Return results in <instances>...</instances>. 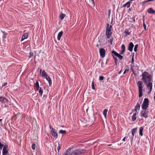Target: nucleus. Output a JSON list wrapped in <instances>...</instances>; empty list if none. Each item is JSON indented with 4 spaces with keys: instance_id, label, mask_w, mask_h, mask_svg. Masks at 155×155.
Here are the masks:
<instances>
[{
    "instance_id": "nucleus-55",
    "label": "nucleus",
    "mask_w": 155,
    "mask_h": 155,
    "mask_svg": "<svg viewBox=\"0 0 155 155\" xmlns=\"http://www.w3.org/2000/svg\"><path fill=\"white\" fill-rule=\"evenodd\" d=\"M132 20L133 22H134L135 21V18L134 17H133L132 18Z\"/></svg>"
},
{
    "instance_id": "nucleus-51",
    "label": "nucleus",
    "mask_w": 155,
    "mask_h": 155,
    "mask_svg": "<svg viewBox=\"0 0 155 155\" xmlns=\"http://www.w3.org/2000/svg\"><path fill=\"white\" fill-rule=\"evenodd\" d=\"M151 2L150 0H147V1H145L144 2H143V4H144L146 2Z\"/></svg>"
},
{
    "instance_id": "nucleus-32",
    "label": "nucleus",
    "mask_w": 155,
    "mask_h": 155,
    "mask_svg": "<svg viewBox=\"0 0 155 155\" xmlns=\"http://www.w3.org/2000/svg\"><path fill=\"white\" fill-rule=\"evenodd\" d=\"M2 33L3 34V35L2 36V37L3 38H6V36L7 35V34L5 33V32L2 31Z\"/></svg>"
},
{
    "instance_id": "nucleus-39",
    "label": "nucleus",
    "mask_w": 155,
    "mask_h": 155,
    "mask_svg": "<svg viewBox=\"0 0 155 155\" xmlns=\"http://www.w3.org/2000/svg\"><path fill=\"white\" fill-rule=\"evenodd\" d=\"M104 77L102 76H100L99 77V80L101 81H102L104 79Z\"/></svg>"
},
{
    "instance_id": "nucleus-58",
    "label": "nucleus",
    "mask_w": 155,
    "mask_h": 155,
    "mask_svg": "<svg viewBox=\"0 0 155 155\" xmlns=\"http://www.w3.org/2000/svg\"><path fill=\"white\" fill-rule=\"evenodd\" d=\"M111 27H112V25H111L108 28H108L109 29H111Z\"/></svg>"
},
{
    "instance_id": "nucleus-48",
    "label": "nucleus",
    "mask_w": 155,
    "mask_h": 155,
    "mask_svg": "<svg viewBox=\"0 0 155 155\" xmlns=\"http://www.w3.org/2000/svg\"><path fill=\"white\" fill-rule=\"evenodd\" d=\"M113 41V38H111L109 41V42L110 43L111 45H112V42Z\"/></svg>"
},
{
    "instance_id": "nucleus-54",
    "label": "nucleus",
    "mask_w": 155,
    "mask_h": 155,
    "mask_svg": "<svg viewBox=\"0 0 155 155\" xmlns=\"http://www.w3.org/2000/svg\"><path fill=\"white\" fill-rule=\"evenodd\" d=\"M134 53L133 52V53H132V54L131 55V56H132V58H133H133H134Z\"/></svg>"
},
{
    "instance_id": "nucleus-25",
    "label": "nucleus",
    "mask_w": 155,
    "mask_h": 155,
    "mask_svg": "<svg viewBox=\"0 0 155 155\" xmlns=\"http://www.w3.org/2000/svg\"><path fill=\"white\" fill-rule=\"evenodd\" d=\"M108 111V110L107 109H105L103 112V114L104 117L106 118L107 117V112Z\"/></svg>"
},
{
    "instance_id": "nucleus-8",
    "label": "nucleus",
    "mask_w": 155,
    "mask_h": 155,
    "mask_svg": "<svg viewBox=\"0 0 155 155\" xmlns=\"http://www.w3.org/2000/svg\"><path fill=\"white\" fill-rule=\"evenodd\" d=\"M146 84V85L147 86V88L149 90V91L148 92V94H150L151 92L152 89V82L147 83Z\"/></svg>"
},
{
    "instance_id": "nucleus-13",
    "label": "nucleus",
    "mask_w": 155,
    "mask_h": 155,
    "mask_svg": "<svg viewBox=\"0 0 155 155\" xmlns=\"http://www.w3.org/2000/svg\"><path fill=\"white\" fill-rule=\"evenodd\" d=\"M41 76L43 78H45L48 81V76L47 75L45 70H43Z\"/></svg>"
},
{
    "instance_id": "nucleus-6",
    "label": "nucleus",
    "mask_w": 155,
    "mask_h": 155,
    "mask_svg": "<svg viewBox=\"0 0 155 155\" xmlns=\"http://www.w3.org/2000/svg\"><path fill=\"white\" fill-rule=\"evenodd\" d=\"M49 127L50 129H52L51 131V134L52 136L54 138H57L58 137V134L57 132V130L53 128H52L49 125Z\"/></svg>"
},
{
    "instance_id": "nucleus-56",
    "label": "nucleus",
    "mask_w": 155,
    "mask_h": 155,
    "mask_svg": "<svg viewBox=\"0 0 155 155\" xmlns=\"http://www.w3.org/2000/svg\"><path fill=\"white\" fill-rule=\"evenodd\" d=\"M140 104H139L138 103H137L136 106H138V107H140Z\"/></svg>"
},
{
    "instance_id": "nucleus-29",
    "label": "nucleus",
    "mask_w": 155,
    "mask_h": 155,
    "mask_svg": "<svg viewBox=\"0 0 155 155\" xmlns=\"http://www.w3.org/2000/svg\"><path fill=\"white\" fill-rule=\"evenodd\" d=\"M35 86L38 88V89H39L40 88L39 83L38 81H37L35 83Z\"/></svg>"
},
{
    "instance_id": "nucleus-5",
    "label": "nucleus",
    "mask_w": 155,
    "mask_h": 155,
    "mask_svg": "<svg viewBox=\"0 0 155 155\" xmlns=\"http://www.w3.org/2000/svg\"><path fill=\"white\" fill-rule=\"evenodd\" d=\"M149 111L147 109L143 110L141 111L140 113V115L141 117H143L145 118L148 117Z\"/></svg>"
},
{
    "instance_id": "nucleus-19",
    "label": "nucleus",
    "mask_w": 155,
    "mask_h": 155,
    "mask_svg": "<svg viewBox=\"0 0 155 155\" xmlns=\"http://www.w3.org/2000/svg\"><path fill=\"white\" fill-rule=\"evenodd\" d=\"M148 12L150 14H155V11L153 10L152 8H150L147 10Z\"/></svg>"
},
{
    "instance_id": "nucleus-4",
    "label": "nucleus",
    "mask_w": 155,
    "mask_h": 155,
    "mask_svg": "<svg viewBox=\"0 0 155 155\" xmlns=\"http://www.w3.org/2000/svg\"><path fill=\"white\" fill-rule=\"evenodd\" d=\"M149 105V101L148 99L145 98L141 106L143 110H146L148 107Z\"/></svg>"
},
{
    "instance_id": "nucleus-38",
    "label": "nucleus",
    "mask_w": 155,
    "mask_h": 155,
    "mask_svg": "<svg viewBox=\"0 0 155 155\" xmlns=\"http://www.w3.org/2000/svg\"><path fill=\"white\" fill-rule=\"evenodd\" d=\"M35 143H33L32 144L31 147L33 150H34L35 149Z\"/></svg>"
},
{
    "instance_id": "nucleus-50",
    "label": "nucleus",
    "mask_w": 155,
    "mask_h": 155,
    "mask_svg": "<svg viewBox=\"0 0 155 155\" xmlns=\"http://www.w3.org/2000/svg\"><path fill=\"white\" fill-rule=\"evenodd\" d=\"M125 51H124V50H122L120 52V54H123L124 52Z\"/></svg>"
},
{
    "instance_id": "nucleus-24",
    "label": "nucleus",
    "mask_w": 155,
    "mask_h": 155,
    "mask_svg": "<svg viewBox=\"0 0 155 155\" xmlns=\"http://www.w3.org/2000/svg\"><path fill=\"white\" fill-rule=\"evenodd\" d=\"M27 119L28 120V121H30V120H32L33 122L34 120H35V122H36V120L34 119V118H32V117H27Z\"/></svg>"
},
{
    "instance_id": "nucleus-26",
    "label": "nucleus",
    "mask_w": 155,
    "mask_h": 155,
    "mask_svg": "<svg viewBox=\"0 0 155 155\" xmlns=\"http://www.w3.org/2000/svg\"><path fill=\"white\" fill-rule=\"evenodd\" d=\"M140 107L138 106H136L135 107L134 109V110H134L135 112H137V110H140Z\"/></svg>"
},
{
    "instance_id": "nucleus-64",
    "label": "nucleus",
    "mask_w": 155,
    "mask_h": 155,
    "mask_svg": "<svg viewBox=\"0 0 155 155\" xmlns=\"http://www.w3.org/2000/svg\"><path fill=\"white\" fill-rule=\"evenodd\" d=\"M96 46L97 47H99V44H97L96 45Z\"/></svg>"
},
{
    "instance_id": "nucleus-15",
    "label": "nucleus",
    "mask_w": 155,
    "mask_h": 155,
    "mask_svg": "<svg viewBox=\"0 0 155 155\" xmlns=\"http://www.w3.org/2000/svg\"><path fill=\"white\" fill-rule=\"evenodd\" d=\"M72 150V148H68L66 151L65 152L68 155H73V150Z\"/></svg>"
},
{
    "instance_id": "nucleus-18",
    "label": "nucleus",
    "mask_w": 155,
    "mask_h": 155,
    "mask_svg": "<svg viewBox=\"0 0 155 155\" xmlns=\"http://www.w3.org/2000/svg\"><path fill=\"white\" fill-rule=\"evenodd\" d=\"M130 2H131L129 1V2H127L125 4H124L123 5V7H125L127 6V8H129V7H130Z\"/></svg>"
},
{
    "instance_id": "nucleus-41",
    "label": "nucleus",
    "mask_w": 155,
    "mask_h": 155,
    "mask_svg": "<svg viewBox=\"0 0 155 155\" xmlns=\"http://www.w3.org/2000/svg\"><path fill=\"white\" fill-rule=\"evenodd\" d=\"M93 7H94L95 3L94 0H91Z\"/></svg>"
},
{
    "instance_id": "nucleus-14",
    "label": "nucleus",
    "mask_w": 155,
    "mask_h": 155,
    "mask_svg": "<svg viewBox=\"0 0 155 155\" xmlns=\"http://www.w3.org/2000/svg\"><path fill=\"white\" fill-rule=\"evenodd\" d=\"M134 45L132 42L130 43L129 45H128V50L130 52L133 51V48L134 47Z\"/></svg>"
},
{
    "instance_id": "nucleus-43",
    "label": "nucleus",
    "mask_w": 155,
    "mask_h": 155,
    "mask_svg": "<svg viewBox=\"0 0 155 155\" xmlns=\"http://www.w3.org/2000/svg\"><path fill=\"white\" fill-rule=\"evenodd\" d=\"M3 144L1 143V142H0V149L1 150H2V147L4 146Z\"/></svg>"
},
{
    "instance_id": "nucleus-35",
    "label": "nucleus",
    "mask_w": 155,
    "mask_h": 155,
    "mask_svg": "<svg viewBox=\"0 0 155 155\" xmlns=\"http://www.w3.org/2000/svg\"><path fill=\"white\" fill-rule=\"evenodd\" d=\"M121 49H122V50H124L125 51V46L124 45V44H123L122 45V46H121Z\"/></svg>"
},
{
    "instance_id": "nucleus-53",
    "label": "nucleus",
    "mask_w": 155,
    "mask_h": 155,
    "mask_svg": "<svg viewBox=\"0 0 155 155\" xmlns=\"http://www.w3.org/2000/svg\"><path fill=\"white\" fill-rule=\"evenodd\" d=\"M7 84V82L3 84L2 85V87H3L4 86L6 85Z\"/></svg>"
},
{
    "instance_id": "nucleus-49",
    "label": "nucleus",
    "mask_w": 155,
    "mask_h": 155,
    "mask_svg": "<svg viewBox=\"0 0 155 155\" xmlns=\"http://www.w3.org/2000/svg\"><path fill=\"white\" fill-rule=\"evenodd\" d=\"M125 51H124V50H122L120 52V54H123L124 52Z\"/></svg>"
},
{
    "instance_id": "nucleus-10",
    "label": "nucleus",
    "mask_w": 155,
    "mask_h": 155,
    "mask_svg": "<svg viewBox=\"0 0 155 155\" xmlns=\"http://www.w3.org/2000/svg\"><path fill=\"white\" fill-rule=\"evenodd\" d=\"M0 101L2 103L8 104L9 102V100L5 97H0Z\"/></svg>"
},
{
    "instance_id": "nucleus-37",
    "label": "nucleus",
    "mask_w": 155,
    "mask_h": 155,
    "mask_svg": "<svg viewBox=\"0 0 155 155\" xmlns=\"http://www.w3.org/2000/svg\"><path fill=\"white\" fill-rule=\"evenodd\" d=\"M58 146L57 147V150H58V152L59 153V151L61 149V147L60 146V145L59 144V142L58 143Z\"/></svg>"
},
{
    "instance_id": "nucleus-20",
    "label": "nucleus",
    "mask_w": 155,
    "mask_h": 155,
    "mask_svg": "<svg viewBox=\"0 0 155 155\" xmlns=\"http://www.w3.org/2000/svg\"><path fill=\"white\" fill-rule=\"evenodd\" d=\"M137 127H136L132 129V130H131L132 135H133V136H134L136 133L137 132Z\"/></svg>"
},
{
    "instance_id": "nucleus-9",
    "label": "nucleus",
    "mask_w": 155,
    "mask_h": 155,
    "mask_svg": "<svg viewBox=\"0 0 155 155\" xmlns=\"http://www.w3.org/2000/svg\"><path fill=\"white\" fill-rule=\"evenodd\" d=\"M105 50L103 48H100L99 50V53L100 55L102 58H104L105 56Z\"/></svg>"
},
{
    "instance_id": "nucleus-28",
    "label": "nucleus",
    "mask_w": 155,
    "mask_h": 155,
    "mask_svg": "<svg viewBox=\"0 0 155 155\" xmlns=\"http://www.w3.org/2000/svg\"><path fill=\"white\" fill-rule=\"evenodd\" d=\"M38 90H39V94H40L41 96L42 94L43 90H41V87H40V88Z\"/></svg>"
},
{
    "instance_id": "nucleus-12",
    "label": "nucleus",
    "mask_w": 155,
    "mask_h": 155,
    "mask_svg": "<svg viewBox=\"0 0 155 155\" xmlns=\"http://www.w3.org/2000/svg\"><path fill=\"white\" fill-rule=\"evenodd\" d=\"M112 33L111 32V29L106 28V35L108 38H110V36L111 35Z\"/></svg>"
},
{
    "instance_id": "nucleus-61",
    "label": "nucleus",
    "mask_w": 155,
    "mask_h": 155,
    "mask_svg": "<svg viewBox=\"0 0 155 155\" xmlns=\"http://www.w3.org/2000/svg\"><path fill=\"white\" fill-rule=\"evenodd\" d=\"M144 16H143V22H144Z\"/></svg>"
},
{
    "instance_id": "nucleus-23",
    "label": "nucleus",
    "mask_w": 155,
    "mask_h": 155,
    "mask_svg": "<svg viewBox=\"0 0 155 155\" xmlns=\"http://www.w3.org/2000/svg\"><path fill=\"white\" fill-rule=\"evenodd\" d=\"M65 16L66 15L65 14L61 13L59 15V18L61 20H63Z\"/></svg>"
},
{
    "instance_id": "nucleus-45",
    "label": "nucleus",
    "mask_w": 155,
    "mask_h": 155,
    "mask_svg": "<svg viewBox=\"0 0 155 155\" xmlns=\"http://www.w3.org/2000/svg\"><path fill=\"white\" fill-rule=\"evenodd\" d=\"M143 26L144 27V28L145 30H146V26L144 23V22H143Z\"/></svg>"
},
{
    "instance_id": "nucleus-3",
    "label": "nucleus",
    "mask_w": 155,
    "mask_h": 155,
    "mask_svg": "<svg viewBox=\"0 0 155 155\" xmlns=\"http://www.w3.org/2000/svg\"><path fill=\"white\" fill-rule=\"evenodd\" d=\"M86 150L84 149H78L73 150V155H79L84 153Z\"/></svg>"
},
{
    "instance_id": "nucleus-2",
    "label": "nucleus",
    "mask_w": 155,
    "mask_h": 155,
    "mask_svg": "<svg viewBox=\"0 0 155 155\" xmlns=\"http://www.w3.org/2000/svg\"><path fill=\"white\" fill-rule=\"evenodd\" d=\"M143 84L141 81H138L137 83V85L138 87V91L139 92V97H141L143 95Z\"/></svg>"
},
{
    "instance_id": "nucleus-42",
    "label": "nucleus",
    "mask_w": 155,
    "mask_h": 155,
    "mask_svg": "<svg viewBox=\"0 0 155 155\" xmlns=\"http://www.w3.org/2000/svg\"><path fill=\"white\" fill-rule=\"evenodd\" d=\"M130 70L132 71L134 74L136 76V74L135 73H134V71L133 70V66H131V68H130Z\"/></svg>"
},
{
    "instance_id": "nucleus-52",
    "label": "nucleus",
    "mask_w": 155,
    "mask_h": 155,
    "mask_svg": "<svg viewBox=\"0 0 155 155\" xmlns=\"http://www.w3.org/2000/svg\"><path fill=\"white\" fill-rule=\"evenodd\" d=\"M134 58H133H133H132L131 63L132 64H133L134 62Z\"/></svg>"
},
{
    "instance_id": "nucleus-36",
    "label": "nucleus",
    "mask_w": 155,
    "mask_h": 155,
    "mask_svg": "<svg viewBox=\"0 0 155 155\" xmlns=\"http://www.w3.org/2000/svg\"><path fill=\"white\" fill-rule=\"evenodd\" d=\"M112 56L113 57V58L114 59L115 61H117V59L116 56H115L114 55V54L112 55Z\"/></svg>"
},
{
    "instance_id": "nucleus-62",
    "label": "nucleus",
    "mask_w": 155,
    "mask_h": 155,
    "mask_svg": "<svg viewBox=\"0 0 155 155\" xmlns=\"http://www.w3.org/2000/svg\"><path fill=\"white\" fill-rule=\"evenodd\" d=\"M122 72V71L120 70L118 73V74H120Z\"/></svg>"
},
{
    "instance_id": "nucleus-34",
    "label": "nucleus",
    "mask_w": 155,
    "mask_h": 155,
    "mask_svg": "<svg viewBox=\"0 0 155 155\" xmlns=\"http://www.w3.org/2000/svg\"><path fill=\"white\" fill-rule=\"evenodd\" d=\"M138 47V45H135L134 49V51L136 52L137 51V48Z\"/></svg>"
},
{
    "instance_id": "nucleus-40",
    "label": "nucleus",
    "mask_w": 155,
    "mask_h": 155,
    "mask_svg": "<svg viewBox=\"0 0 155 155\" xmlns=\"http://www.w3.org/2000/svg\"><path fill=\"white\" fill-rule=\"evenodd\" d=\"M129 71V68H128L126 69L125 70V71H124L123 74H126V73L127 72H128Z\"/></svg>"
},
{
    "instance_id": "nucleus-57",
    "label": "nucleus",
    "mask_w": 155,
    "mask_h": 155,
    "mask_svg": "<svg viewBox=\"0 0 155 155\" xmlns=\"http://www.w3.org/2000/svg\"><path fill=\"white\" fill-rule=\"evenodd\" d=\"M126 137H125L122 140L124 141H125V139H126Z\"/></svg>"
},
{
    "instance_id": "nucleus-59",
    "label": "nucleus",
    "mask_w": 155,
    "mask_h": 155,
    "mask_svg": "<svg viewBox=\"0 0 155 155\" xmlns=\"http://www.w3.org/2000/svg\"><path fill=\"white\" fill-rule=\"evenodd\" d=\"M115 64L116 65H117V61H115Z\"/></svg>"
},
{
    "instance_id": "nucleus-11",
    "label": "nucleus",
    "mask_w": 155,
    "mask_h": 155,
    "mask_svg": "<svg viewBox=\"0 0 155 155\" xmlns=\"http://www.w3.org/2000/svg\"><path fill=\"white\" fill-rule=\"evenodd\" d=\"M112 54H113L115 56L117 57L120 60L122 59L123 56L121 55L120 54H118L116 51L113 50L112 51Z\"/></svg>"
},
{
    "instance_id": "nucleus-1",
    "label": "nucleus",
    "mask_w": 155,
    "mask_h": 155,
    "mask_svg": "<svg viewBox=\"0 0 155 155\" xmlns=\"http://www.w3.org/2000/svg\"><path fill=\"white\" fill-rule=\"evenodd\" d=\"M142 77L141 80H142L143 83L145 85L147 83L153 82L152 79V77L151 75L149 74V73L146 71H144L142 74Z\"/></svg>"
},
{
    "instance_id": "nucleus-16",
    "label": "nucleus",
    "mask_w": 155,
    "mask_h": 155,
    "mask_svg": "<svg viewBox=\"0 0 155 155\" xmlns=\"http://www.w3.org/2000/svg\"><path fill=\"white\" fill-rule=\"evenodd\" d=\"M28 37V33H24L21 38V41H22L25 39H26Z\"/></svg>"
},
{
    "instance_id": "nucleus-30",
    "label": "nucleus",
    "mask_w": 155,
    "mask_h": 155,
    "mask_svg": "<svg viewBox=\"0 0 155 155\" xmlns=\"http://www.w3.org/2000/svg\"><path fill=\"white\" fill-rule=\"evenodd\" d=\"M59 133L62 134H65L66 133L65 130H61L59 131Z\"/></svg>"
},
{
    "instance_id": "nucleus-7",
    "label": "nucleus",
    "mask_w": 155,
    "mask_h": 155,
    "mask_svg": "<svg viewBox=\"0 0 155 155\" xmlns=\"http://www.w3.org/2000/svg\"><path fill=\"white\" fill-rule=\"evenodd\" d=\"M8 153V147L7 145H5L3 147L2 150V155H6Z\"/></svg>"
},
{
    "instance_id": "nucleus-44",
    "label": "nucleus",
    "mask_w": 155,
    "mask_h": 155,
    "mask_svg": "<svg viewBox=\"0 0 155 155\" xmlns=\"http://www.w3.org/2000/svg\"><path fill=\"white\" fill-rule=\"evenodd\" d=\"M52 84V82L51 81V78L49 77V85L50 86H51V85Z\"/></svg>"
},
{
    "instance_id": "nucleus-46",
    "label": "nucleus",
    "mask_w": 155,
    "mask_h": 155,
    "mask_svg": "<svg viewBox=\"0 0 155 155\" xmlns=\"http://www.w3.org/2000/svg\"><path fill=\"white\" fill-rule=\"evenodd\" d=\"M142 102V100L140 99L137 102L139 104H141Z\"/></svg>"
},
{
    "instance_id": "nucleus-27",
    "label": "nucleus",
    "mask_w": 155,
    "mask_h": 155,
    "mask_svg": "<svg viewBox=\"0 0 155 155\" xmlns=\"http://www.w3.org/2000/svg\"><path fill=\"white\" fill-rule=\"evenodd\" d=\"M124 33L126 34V35H130V33L129 31L127 29H126L124 31Z\"/></svg>"
},
{
    "instance_id": "nucleus-63",
    "label": "nucleus",
    "mask_w": 155,
    "mask_h": 155,
    "mask_svg": "<svg viewBox=\"0 0 155 155\" xmlns=\"http://www.w3.org/2000/svg\"><path fill=\"white\" fill-rule=\"evenodd\" d=\"M107 28H108L109 27V24L108 23H107Z\"/></svg>"
},
{
    "instance_id": "nucleus-21",
    "label": "nucleus",
    "mask_w": 155,
    "mask_h": 155,
    "mask_svg": "<svg viewBox=\"0 0 155 155\" xmlns=\"http://www.w3.org/2000/svg\"><path fill=\"white\" fill-rule=\"evenodd\" d=\"M136 115H137V114H136V113L135 112V113H134L132 117V120L134 121H135L136 120V119H137V117H136Z\"/></svg>"
},
{
    "instance_id": "nucleus-33",
    "label": "nucleus",
    "mask_w": 155,
    "mask_h": 155,
    "mask_svg": "<svg viewBox=\"0 0 155 155\" xmlns=\"http://www.w3.org/2000/svg\"><path fill=\"white\" fill-rule=\"evenodd\" d=\"M91 88L93 90H95L94 81H93L91 84Z\"/></svg>"
},
{
    "instance_id": "nucleus-22",
    "label": "nucleus",
    "mask_w": 155,
    "mask_h": 155,
    "mask_svg": "<svg viewBox=\"0 0 155 155\" xmlns=\"http://www.w3.org/2000/svg\"><path fill=\"white\" fill-rule=\"evenodd\" d=\"M143 127H141L139 129V134L142 136H143Z\"/></svg>"
},
{
    "instance_id": "nucleus-17",
    "label": "nucleus",
    "mask_w": 155,
    "mask_h": 155,
    "mask_svg": "<svg viewBox=\"0 0 155 155\" xmlns=\"http://www.w3.org/2000/svg\"><path fill=\"white\" fill-rule=\"evenodd\" d=\"M63 34V32L62 31H61L58 33L57 36V39L58 41L60 40Z\"/></svg>"
},
{
    "instance_id": "nucleus-60",
    "label": "nucleus",
    "mask_w": 155,
    "mask_h": 155,
    "mask_svg": "<svg viewBox=\"0 0 155 155\" xmlns=\"http://www.w3.org/2000/svg\"><path fill=\"white\" fill-rule=\"evenodd\" d=\"M63 155H68L67 153H66L65 152L63 154Z\"/></svg>"
},
{
    "instance_id": "nucleus-47",
    "label": "nucleus",
    "mask_w": 155,
    "mask_h": 155,
    "mask_svg": "<svg viewBox=\"0 0 155 155\" xmlns=\"http://www.w3.org/2000/svg\"><path fill=\"white\" fill-rule=\"evenodd\" d=\"M134 136H133V135H132V137H130V141L131 143H132V142L133 140Z\"/></svg>"
},
{
    "instance_id": "nucleus-31",
    "label": "nucleus",
    "mask_w": 155,
    "mask_h": 155,
    "mask_svg": "<svg viewBox=\"0 0 155 155\" xmlns=\"http://www.w3.org/2000/svg\"><path fill=\"white\" fill-rule=\"evenodd\" d=\"M33 56V52L30 51L29 53V58L32 57Z\"/></svg>"
}]
</instances>
